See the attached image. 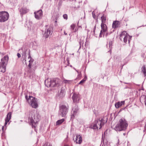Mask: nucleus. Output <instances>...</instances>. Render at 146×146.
<instances>
[{
	"label": "nucleus",
	"mask_w": 146,
	"mask_h": 146,
	"mask_svg": "<svg viewBox=\"0 0 146 146\" xmlns=\"http://www.w3.org/2000/svg\"><path fill=\"white\" fill-rule=\"evenodd\" d=\"M104 119L103 117L101 119H95L93 123L91 124L90 127L95 129H100L107 121V118H106V120H104Z\"/></svg>",
	"instance_id": "1"
},
{
	"label": "nucleus",
	"mask_w": 146,
	"mask_h": 146,
	"mask_svg": "<svg viewBox=\"0 0 146 146\" xmlns=\"http://www.w3.org/2000/svg\"><path fill=\"white\" fill-rule=\"evenodd\" d=\"M61 80L58 78L47 79L45 81V84L47 87H58L60 85Z\"/></svg>",
	"instance_id": "2"
},
{
	"label": "nucleus",
	"mask_w": 146,
	"mask_h": 146,
	"mask_svg": "<svg viewBox=\"0 0 146 146\" xmlns=\"http://www.w3.org/2000/svg\"><path fill=\"white\" fill-rule=\"evenodd\" d=\"M128 125L127 121L124 119H121L116 125L114 129L117 131L125 130L126 129Z\"/></svg>",
	"instance_id": "3"
},
{
	"label": "nucleus",
	"mask_w": 146,
	"mask_h": 146,
	"mask_svg": "<svg viewBox=\"0 0 146 146\" xmlns=\"http://www.w3.org/2000/svg\"><path fill=\"white\" fill-rule=\"evenodd\" d=\"M25 98L28 103L31 105L33 108L36 109L38 108V100L37 98L31 96H29L28 98L27 95L25 96Z\"/></svg>",
	"instance_id": "4"
},
{
	"label": "nucleus",
	"mask_w": 146,
	"mask_h": 146,
	"mask_svg": "<svg viewBox=\"0 0 146 146\" xmlns=\"http://www.w3.org/2000/svg\"><path fill=\"white\" fill-rule=\"evenodd\" d=\"M9 59L8 56L6 55L1 59V62H0V72L4 73L6 70V66Z\"/></svg>",
	"instance_id": "5"
},
{
	"label": "nucleus",
	"mask_w": 146,
	"mask_h": 146,
	"mask_svg": "<svg viewBox=\"0 0 146 146\" xmlns=\"http://www.w3.org/2000/svg\"><path fill=\"white\" fill-rule=\"evenodd\" d=\"M39 116L37 113L32 115L31 118L29 119L30 122L33 128H35L36 126V124L39 121Z\"/></svg>",
	"instance_id": "6"
},
{
	"label": "nucleus",
	"mask_w": 146,
	"mask_h": 146,
	"mask_svg": "<svg viewBox=\"0 0 146 146\" xmlns=\"http://www.w3.org/2000/svg\"><path fill=\"white\" fill-rule=\"evenodd\" d=\"M69 109V106L65 105H61L60 106L58 114L62 117H65L67 114Z\"/></svg>",
	"instance_id": "7"
},
{
	"label": "nucleus",
	"mask_w": 146,
	"mask_h": 146,
	"mask_svg": "<svg viewBox=\"0 0 146 146\" xmlns=\"http://www.w3.org/2000/svg\"><path fill=\"white\" fill-rule=\"evenodd\" d=\"M9 16L8 12L5 11H0V22L3 23L7 21Z\"/></svg>",
	"instance_id": "8"
},
{
	"label": "nucleus",
	"mask_w": 146,
	"mask_h": 146,
	"mask_svg": "<svg viewBox=\"0 0 146 146\" xmlns=\"http://www.w3.org/2000/svg\"><path fill=\"white\" fill-rule=\"evenodd\" d=\"M101 30L100 34V37H102L103 35L104 36L105 33L107 31V27L105 24H101Z\"/></svg>",
	"instance_id": "9"
},
{
	"label": "nucleus",
	"mask_w": 146,
	"mask_h": 146,
	"mask_svg": "<svg viewBox=\"0 0 146 146\" xmlns=\"http://www.w3.org/2000/svg\"><path fill=\"white\" fill-rule=\"evenodd\" d=\"M35 17L37 19H40L42 17V10H40L36 12H35Z\"/></svg>",
	"instance_id": "10"
},
{
	"label": "nucleus",
	"mask_w": 146,
	"mask_h": 146,
	"mask_svg": "<svg viewBox=\"0 0 146 146\" xmlns=\"http://www.w3.org/2000/svg\"><path fill=\"white\" fill-rule=\"evenodd\" d=\"M72 110L73 111L72 112L71 118V119H73L78 111V109L77 106H75L74 108H73Z\"/></svg>",
	"instance_id": "11"
},
{
	"label": "nucleus",
	"mask_w": 146,
	"mask_h": 146,
	"mask_svg": "<svg viewBox=\"0 0 146 146\" xmlns=\"http://www.w3.org/2000/svg\"><path fill=\"white\" fill-rule=\"evenodd\" d=\"M73 102L74 103H78L80 100L79 95L75 93H74L72 97Z\"/></svg>",
	"instance_id": "12"
},
{
	"label": "nucleus",
	"mask_w": 146,
	"mask_h": 146,
	"mask_svg": "<svg viewBox=\"0 0 146 146\" xmlns=\"http://www.w3.org/2000/svg\"><path fill=\"white\" fill-rule=\"evenodd\" d=\"M52 28L50 27L48 28L45 31L44 34V37L45 38H47L52 34Z\"/></svg>",
	"instance_id": "13"
},
{
	"label": "nucleus",
	"mask_w": 146,
	"mask_h": 146,
	"mask_svg": "<svg viewBox=\"0 0 146 146\" xmlns=\"http://www.w3.org/2000/svg\"><path fill=\"white\" fill-rule=\"evenodd\" d=\"M82 141V138L81 135H80L77 134L76 135L75 140L74 141L76 143L80 144L81 143Z\"/></svg>",
	"instance_id": "14"
},
{
	"label": "nucleus",
	"mask_w": 146,
	"mask_h": 146,
	"mask_svg": "<svg viewBox=\"0 0 146 146\" xmlns=\"http://www.w3.org/2000/svg\"><path fill=\"white\" fill-rule=\"evenodd\" d=\"M29 11L28 9L26 7L22 8L20 9L19 11L21 16H23L24 14H25L28 12Z\"/></svg>",
	"instance_id": "15"
},
{
	"label": "nucleus",
	"mask_w": 146,
	"mask_h": 146,
	"mask_svg": "<svg viewBox=\"0 0 146 146\" xmlns=\"http://www.w3.org/2000/svg\"><path fill=\"white\" fill-rule=\"evenodd\" d=\"M120 22L117 21H113L112 26L113 29H116L120 27Z\"/></svg>",
	"instance_id": "16"
},
{
	"label": "nucleus",
	"mask_w": 146,
	"mask_h": 146,
	"mask_svg": "<svg viewBox=\"0 0 146 146\" xmlns=\"http://www.w3.org/2000/svg\"><path fill=\"white\" fill-rule=\"evenodd\" d=\"M11 114L12 113L11 112H9L7 114V117L5 119V126H6V125L7 124V123L11 119Z\"/></svg>",
	"instance_id": "17"
},
{
	"label": "nucleus",
	"mask_w": 146,
	"mask_h": 146,
	"mask_svg": "<svg viewBox=\"0 0 146 146\" xmlns=\"http://www.w3.org/2000/svg\"><path fill=\"white\" fill-rule=\"evenodd\" d=\"M131 36H129V35H127V36H125H125L123 39L124 42L125 43H126L128 40V43L129 44L130 40H131Z\"/></svg>",
	"instance_id": "18"
},
{
	"label": "nucleus",
	"mask_w": 146,
	"mask_h": 146,
	"mask_svg": "<svg viewBox=\"0 0 146 146\" xmlns=\"http://www.w3.org/2000/svg\"><path fill=\"white\" fill-rule=\"evenodd\" d=\"M65 94V88L62 87L61 88L60 90L59 94V96L60 97H63Z\"/></svg>",
	"instance_id": "19"
},
{
	"label": "nucleus",
	"mask_w": 146,
	"mask_h": 146,
	"mask_svg": "<svg viewBox=\"0 0 146 146\" xmlns=\"http://www.w3.org/2000/svg\"><path fill=\"white\" fill-rule=\"evenodd\" d=\"M125 101H122L121 102H118L115 104V106L116 108H119L121 107L122 105L125 104Z\"/></svg>",
	"instance_id": "20"
},
{
	"label": "nucleus",
	"mask_w": 146,
	"mask_h": 146,
	"mask_svg": "<svg viewBox=\"0 0 146 146\" xmlns=\"http://www.w3.org/2000/svg\"><path fill=\"white\" fill-rule=\"evenodd\" d=\"M127 35H129L125 31H123L122 32L120 35V39L121 40L125 36H127Z\"/></svg>",
	"instance_id": "21"
},
{
	"label": "nucleus",
	"mask_w": 146,
	"mask_h": 146,
	"mask_svg": "<svg viewBox=\"0 0 146 146\" xmlns=\"http://www.w3.org/2000/svg\"><path fill=\"white\" fill-rule=\"evenodd\" d=\"M32 63L29 62V64L28 65V67L29 68V69L28 70V72L29 73L31 74H33L34 72V70H32V69H31V67L32 65Z\"/></svg>",
	"instance_id": "22"
},
{
	"label": "nucleus",
	"mask_w": 146,
	"mask_h": 146,
	"mask_svg": "<svg viewBox=\"0 0 146 146\" xmlns=\"http://www.w3.org/2000/svg\"><path fill=\"white\" fill-rule=\"evenodd\" d=\"M101 20H102L101 24H105V23H106V17L104 16V15H103L101 17Z\"/></svg>",
	"instance_id": "23"
},
{
	"label": "nucleus",
	"mask_w": 146,
	"mask_h": 146,
	"mask_svg": "<svg viewBox=\"0 0 146 146\" xmlns=\"http://www.w3.org/2000/svg\"><path fill=\"white\" fill-rule=\"evenodd\" d=\"M64 121V119H61L58 120L56 123V125H60Z\"/></svg>",
	"instance_id": "24"
},
{
	"label": "nucleus",
	"mask_w": 146,
	"mask_h": 146,
	"mask_svg": "<svg viewBox=\"0 0 146 146\" xmlns=\"http://www.w3.org/2000/svg\"><path fill=\"white\" fill-rule=\"evenodd\" d=\"M142 71L144 74L145 76H146V68L144 66H143L142 68Z\"/></svg>",
	"instance_id": "25"
},
{
	"label": "nucleus",
	"mask_w": 146,
	"mask_h": 146,
	"mask_svg": "<svg viewBox=\"0 0 146 146\" xmlns=\"http://www.w3.org/2000/svg\"><path fill=\"white\" fill-rule=\"evenodd\" d=\"M84 37H82L81 38L80 40V41H79V44L80 46L82 44V45L84 43Z\"/></svg>",
	"instance_id": "26"
},
{
	"label": "nucleus",
	"mask_w": 146,
	"mask_h": 146,
	"mask_svg": "<svg viewBox=\"0 0 146 146\" xmlns=\"http://www.w3.org/2000/svg\"><path fill=\"white\" fill-rule=\"evenodd\" d=\"M70 80H67L65 79H64L63 80V82L65 84L67 83H69L70 82Z\"/></svg>",
	"instance_id": "27"
},
{
	"label": "nucleus",
	"mask_w": 146,
	"mask_h": 146,
	"mask_svg": "<svg viewBox=\"0 0 146 146\" xmlns=\"http://www.w3.org/2000/svg\"><path fill=\"white\" fill-rule=\"evenodd\" d=\"M86 79H85V78H84L82 80H81L80 82L79 83V84H82L83 83L86 81Z\"/></svg>",
	"instance_id": "28"
},
{
	"label": "nucleus",
	"mask_w": 146,
	"mask_h": 146,
	"mask_svg": "<svg viewBox=\"0 0 146 146\" xmlns=\"http://www.w3.org/2000/svg\"><path fill=\"white\" fill-rule=\"evenodd\" d=\"M75 26V24H72L70 26V28L72 30H73L74 29Z\"/></svg>",
	"instance_id": "29"
},
{
	"label": "nucleus",
	"mask_w": 146,
	"mask_h": 146,
	"mask_svg": "<svg viewBox=\"0 0 146 146\" xmlns=\"http://www.w3.org/2000/svg\"><path fill=\"white\" fill-rule=\"evenodd\" d=\"M63 18L67 20L68 19V16L66 14H64L63 15Z\"/></svg>",
	"instance_id": "30"
},
{
	"label": "nucleus",
	"mask_w": 146,
	"mask_h": 146,
	"mask_svg": "<svg viewBox=\"0 0 146 146\" xmlns=\"http://www.w3.org/2000/svg\"><path fill=\"white\" fill-rule=\"evenodd\" d=\"M43 146H52V145L50 143H46Z\"/></svg>",
	"instance_id": "31"
},
{
	"label": "nucleus",
	"mask_w": 146,
	"mask_h": 146,
	"mask_svg": "<svg viewBox=\"0 0 146 146\" xmlns=\"http://www.w3.org/2000/svg\"><path fill=\"white\" fill-rule=\"evenodd\" d=\"M131 85L130 86L129 85H128V86H126L125 87V88H131Z\"/></svg>",
	"instance_id": "32"
},
{
	"label": "nucleus",
	"mask_w": 146,
	"mask_h": 146,
	"mask_svg": "<svg viewBox=\"0 0 146 146\" xmlns=\"http://www.w3.org/2000/svg\"><path fill=\"white\" fill-rule=\"evenodd\" d=\"M34 60L32 58H31L30 60L29 61V62H30L31 63H33L34 62Z\"/></svg>",
	"instance_id": "33"
},
{
	"label": "nucleus",
	"mask_w": 146,
	"mask_h": 146,
	"mask_svg": "<svg viewBox=\"0 0 146 146\" xmlns=\"http://www.w3.org/2000/svg\"><path fill=\"white\" fill-rule=\"evenodd\" d=\"M109 45L110 47H111L112 46V42H110L109 43Z\"/></svg>",
	"instance_id": "34"
},
{
	"label": "nucleus",
	"mask_w": 146,
	"mask_h": 146,
	"mask_svg": "<svg viewBox=\"0 0 146 146\" xmlns=\"http://www.w3.org/2000/svg\"><path fill=\"white\" fill-rule=\"evenodd\" d=\"M92 15H93V17L94 19H96V15H95V14H93V12H92Z\"/></svg>",
	"instance_id": "35"
},
{
	"label": "nucleus",
	"mask_w": 146,
	"mask_h": 146,
	"mask_svg": "<svg viewBox=\"0 0 146 146\" xmlns=\"http://www.w3.org/2000/svg\"><path fill=\"white\" fill-rule=\"evenodd\" d=\"M17 55L18 58H20L21 57V55L19 53H17Z\"/></svg>",
	"instance_id": "36"
},
{
	"label": "nucleus",
	"mask_w": 146,
	"mask_h": 146,
	"mask_svg": "<svg viewBox=\"0 0 146 146\" xmlns=\"http://www.w3.org/2000/svg\"><path fill=\"white\" fill-rule=\"evenodd\" d=\"M104 135L103 134L102 135V140H104Z\"/></svg>",
	"instance_id": "37"
},
{
	"label": "nucleus",
	"mask_w": 146,
	"mask_h": 146,
	"mask_svg": "<svg viewBox=\"0 0 146 146\" xmlns=\"http://www.w3.org/2000/svg\"><path fill=\"white\" fill-rule=\"evenodd\" d=\"M144 99H145V106H146V96L145 97Z\"/></svg>",
	"instance_id": "38"
},
{
	"label": "nucleus",
	"mask_w": 146,
	"mask_h": 146,
	"mask_svg": "<svg viewBox=\"0 0 146 146\" xmlns=\"http://www.w3.org/2000/svg\"><path fill=\"white\" fill-rule=\"evenodd\" d=\"M124 83L125 84H127L128 85H129L130 86L131 85V83H126V82H124Z\"/></svg>",
	"instance_id": "39"
},
{
	"label": "nucleus",
	"mask_w": 146,
	"mask_h": 146,
	"mask_svg": "<svg viewBox=\"0 0 146 146\" xmlns=\"http://www.w3.org/2000/svg\"><path fill=\"white\" fill-rule=\"evenodd\" d=\"M29 57H28L29 58H30V59L31 58H31V56H30V53H29Z\"/></svg>",
	"instance_id": "40"
},
{
	"label": "nucleus",
	"mask_w": 146,
	"mask_h": 146,
	"mask_svg": "<svg viewBox=\"0 0 146 146\" xmlns=\"http://www.w3.org/2000/svg\"><path fill=\"white\" fill-rule=\"evenodd\" d=\"M96 27V25H95V26L94 27V32H95V30Z\"/></svg>",
	"instance_id": "41"
},
{
	"label": "nucleus",
	"mask_w": 146,
	"mask_h": 146,
	"mask_svg": "<svg viewBox=\"0 0 146 146\" xmlns=\"http://www.w3.org/2000/svg\"><path fill=\"white\" fill-rule=\"evenodd\" d=\"M64 34L65 35H67V33H65V31H64Z\"/></svg>",
	"instance_id": "42"
},
{
	"label": "nucleus",
	"mask_w": 146,
	"mask_h": 146,
	"mask_svg": "<svg viewBox=\"0 0 146 146\" xmlns=\"http://www.w3.org/2000/svg\"><path fill=\"white\" fill-rule=\"evenodd\" d=\"M125 134H126L125 133H123V135H125Z\"/></svg>",
	"instance_id": "43"
},
{
	"label": "nucleus",
	"mask_w": 146,
	"mask_h": 146,
	"mask_svg": "<svg viewBox=\"0 0 146 146\" xmlns=\"http://www.w3.org/2000/svg\"><path fill=\"white\" fill-rule=\"evenodd\" d=\"M3 128H4V127H3H3H2V129L3 130Z\"/></svg>",
	"instance_id": "44"
},
{
	"label": "nucleus",
	"mask_w": 146,
	"mask_h": 146,
	"mask_svg": "<svg viewBox=\"0 0 146 146\" xmlns=\"http://www.w3.org/2000/svg\"><path fill=\"white\" fill-rule=\"evenodd\" d=\"M76 30H75V31H74V32H76Z\"/></svg>",
	"instance_id": "45"
},
{
	"label": "nucleus",
	"mask_w": 146,
	"mask_h": 146,
	"mask_svg": "<svg viewBox=\"0 0 146 146\" xmlns=\"http://www.w3.org/2000/svg\"><path fill=\"white\" fill-rule=\"evenodd\" d=\"M55 22H57L56 21Z\"/></svg>",
	"instance_id": "46"
}]
</instances>
